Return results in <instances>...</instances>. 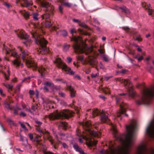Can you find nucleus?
<instances>
[{
    "instance_id": "60",
    "label": "nucleus",
    "mask_w": 154,
    "mask_h": 154,
    "mask_svg": "<svg viewBox=\"0 0 154 154\" xmlns=\"http://www.w3.org/2000/svg\"><path fill=\"white\" fill-rule=\"evenodd\" d=\"M29 94L31 95H33L34 94V92L33 91L30 90L29 91Z\"/></svg>"
},
{
    "instance_id": "47",
    "label": "nucleus",
    "mask_w": 154,
    "mask_h": 154,
    "mask_svg": "<svg viewBox=\"0 0 154 154\" xmlns=\"http://www.w3.org/2000/svg\"><path fill=\"white\" fill-rule=\"evenodd\" d=\"M59 9L60 11V13H63V7H62L61 5H59Z\"/></svg>"
},
{
    "instance_id": "26",
    "label": "nucleus",
    "mask_w": 154,
    "mask_h": 154,
    "mask_svg": "<svg viewBox=\"0 0 154 154\" xmlns=\"http://www.w3.org/2000/svg\"><path fill=\"white\" fill-rule=\"evenodd\" d=\"M92 110V117H95L97 116H98L100 113V111L96 109H94Z\"/></svg>"
},
{
    "instance_id": "6",
    "label": "nucleus",
    "mask_w": 154,
    "mask_h": 154,
    "mask_svg": "<svg viewBox=\"0 0 154 154\" xmlns=\"http://www.w3.org/2000/svg\"><path fill=\"white\" fill-rule=\"evenodd\" d=\"M73 112L68 110H63L59 113H54L51 114L48 116V118L50 120H53L57 119L64 117L68 119L72 116Z\"/></svg>"
},
{
    "instance_id": "39",
    "label": "nucleus",
    "mask_w": 154,
    "mask_h": 154,
    "mask_svg": "<svg viewBox=\"0 0 154 154\" xmlns=\"http://www.w3.org/2000/svg\"><path fill=\"white\" fill-rule=\"evenodd\" d=\"M103 91L106 94L110 93L109 89L107 87H106L103 89Z\"/></svg>"
},
{
    "instance_id": "46",
    "label": "nucleus",
    "mask_w": 154,
    "mask_h": 154,
    "mask_svg": "<svg viewBox=\"0 0 154 154\" xmlns=\"http://www.w3.org/2000/svg\"><path fill=\"white\" fill-rule=\"evenodd\" d=\"M61 143L62 144L63 147L64 148H68V146L65 143Z\"/></svg>"
},
{
    "instance_id": "53",
    "label": "nucleus",
    "mask_w": 154,
    "mask_h": 154,
    "mask_svg": "<svg viewBox=\"0 0 154 154\" xmlns=\"http://www.w3.org/2000/svg\"><path fill=\"white\" fill-rule=\"evenodd\" d=\"M60 104L62 105L63 106H65L67 105L66 103L64 101H61Z\"/></svg>"
},
{
    "instance_id": "31",
    "label": "nucleus",
    "mask_w": 154,
    "mask_h": 154,
    "mask_svg": "<svg viewBox=\"0 0 154 154\" xmlns=\"http://www.w3.org/2000/svg\"><path fill=\"white\" fill-rule=\"evenodd\" d=\"M24 44L27 47L29 46L32 43V41L30 39H28L23 42Z\"/></svg>"
},
{
    "instance_id": "52",
    "label": "nucleus",
    "mask_w": 154,
    "mask_h": 154,
    "mask_svg": "<svg viewBox=\"0 0 154 154\" xmlns=\"http://www.w3.org/2000/svg\"><path fill=\"white\" fill-rule=\"evenodd\" d=\"M148 12L149 15H151L153 12V10L149 8L148 9Z\"/></svg>"
},
{
    "instance_id": "10",
    "label": "nucleus",
    "mask_w": 154,
    "mask_h": 154,
    "mask_svg": "<svg viewBox=\"0 0 154 154\" xmlns=\"http://www.w3.org/2000/svg\"><path fill=\"white\" fill-rule=\"evenodd\" d=\"M39 2V4L44 7L47 8L48 11H49L52 14H53L54 8V7L48 2L44 1V0H37Z\"/></svg>"
},
{
    "instance_id": "40",
    "label": "nucleus",
    "mask_w": 154,
    "mask_h": 154,
    "mask_svg": "<svg viewBox=\"0 0 154 154\" xmlns=\"http://www.w3.org/2000/svg\"><path fill=\"white\" fill-rule=\"evenodd\" d=\"M70 46L69 45H65L63 46V50L64 51H68Z\"/></svg>"
},
{
    "instance_id": "11",
    "label": "nucleus",
    "mask_w": 154,
    "mask_h": 154,
    "mask_svg": "<svg viewBox=\"0 0 154 154\" xmlns=\"http://www.w3.org/2000/svg\"><path fill=\"white\" fill-rule=\"evenodd\" d=\"M122 82L124 83L125 86H127L129 88L128 95L130 97H133L135 94V92L134 91L131 86H129V85H132L131 82L129 80L127 79H122Z\"/></svg>"
},
{
    "instance_id": "57",
    "label": "nucleus",
    "mask_w": 154,
    "mask_h": 154,
    "mask_svg": "<svg viewBox=\"0 0 154 154\" xmlns=\"http://www.w3.org/2000/svg\"><path fill=\"white\" fill-rule=\"evenodd\" d=\"M76 32V31L74 28L70 30V32L72 34L73 33H75Z\"/></svg>"
},
{
    "instance_id": "49",
    "label": "nucleus",
    "mask_w": 154,
    "mask_h": 154,
    "mask_svg": "<svg viewBox=\"0 0 154 154\" xmlns=\"http://www.w3.org/2000/svg\"><path fill=\"white\" fill-rule=\"evenodd\" d=\"M29 136L30 140H33V136L32 134H29Z\"/></svg>"
},
{
    "instance_id": "25",
    "label": "nucleus",
    "mask_w": 154,
    "mask_h": 154,
    "mask_svg": "<svg viewBox=\"0 0 154 154\" xmlns=\"http://www.w3.org/2000/svg\"><path fill=\"white\" fill-rule=\"evenodd\" d=\"M13 144V142L12 141L9 140L6 142V147L8 149H11L12 148Z\"/></svg>"
},
{
    "instance_id": "50",
    "label": "nucleus",
    "mask_w": 154,
    "mask_h": 154,
    "mask_svg": "<svg viewBox=\"0 0 154 154\" xmlns=\"http://www.w3.org/2000/svg\"><path fill=\"white\" fill-rule=\"evenodd\" d=\"M74 77L75 79H77L78 80L81 79V77L79 75H75L74 76Z\"/></svg>"
},
{
    "instance_id": "55",
    "label": "nucleus",
    "mask_w": 154,
    "mask_h": 154,
    "mask_svg": "<svg viewBox=\"0 0 154 154\" xmlns=\"http://www.w3.org/2000/svg\"><path fill=\"white\" fill-rule=\"evenodd\" d=\"M72 21L73 22H76V23H80V21H79V20H78V19H73Z\"/></svg>"
},
{
    "instance_id": "19",
    "label": "nucleus",
    "mask_w": 154,
    "mask_h": 154,
    "mask_svg": "<svg viewBox=\"0 0 154 154\" xmlns=\"http://www.w3.org/2000/svg\"><path fill=\"white\" fill-rule=\"evenodd\" d=\"M38 71L39 72L41 73V75L42 77L43 76L45 75L48 72L47 70L42 66L39 68Z\"/></svg>"
},
{
    "instance_id": "42",
    "label": "nucleus",
    "mask_w": 154,
    "mask_h": 154,
    "mask_svg": "<svg viewBox=\"0 0 154 154\" xmlns=\"http://www.w3.org/2000/svg\"><path fill=\"white\" fill-rule=\"evenodd\" d=\"M35 123L38 126H40L42 124V122H41L38 121V120H36L35 121Z\"/></svg>"
},
{
    "instance_id": "4",
    "label": "nucleus",
    "mask_w": 154,
    "mask_h": 154,
    "mask_svg": "<svg viewBox=\"0 0 154 154\" xmlns=\"http://www.w3.org/2000/svg\"><path fill=\"white\" fill-rule=\"evenodd\" d=\"M154 96V86L145 89L143 91L142 100H137L136 103L139 105L143 103L149 105L151 104Z\"/></svg>"
},
{
    "instance_id": "14",
    "label": "nucleus",
    "mask_w": 154,
    "mask_h": 154,
    "mask_svg": "<svg viewBox=\"0 0 154 154\" xmlns=\"http://www.w3.org/2000/svg\"><path fill=\"white\" fill-rule=\"evenodd\" d=\"M36 130L38 132L41 134H47V139L51 143V144H53L54 143L53 140L51 136L50 135L48 131H44L39 128H37Z\"/></svg>"
},
{
    "instance_id": "15",
    "label": "nucleus",
    "mask_w": 154,
    "mask_h": 154,
    "mask_svg": "<svg viewBox=\"0 0 154 154\" xmlns=\"http://www.w3.org/2000/svg\"><path fill=\"white\" fill-rule=\"evenodd\" d=\"M101 116V120L102 122L103 123L108 122L109 121V119L108 118V114L105 112L103 110L100 114Z\"/></svg>"
},
{
    "instance_id": "45",
    "label": "nucleus",
    "mask_w": 154,
    "mask_h": 154,
    "mask_svg": "<svg viewBox=\"0 0 154 154\" xmlns=\"http://www.w3.org/2000/svg\"><path fill=\"white\" fill-rule=\"evenodd\" d=\"M152 69V67L149 65H148L147 66V70L150 73H151V71Z\"/></svg>"
},
{
    "instance_id": "36",
    "label": "nucleus",
    "mask_w": 154,
    "mask_h": 154,
    "mask_svg": "<svg viewBox=\"0 0 154 154\" xmlns=\"http://www.w3.org/2000/svg\"><path fill=\"white\" fill-rule=\"evenodd\" d=\"M50 17V15L49 13H46L42 15V19H48Z\"/></svg>"
},
{
    "instance_id": "2",
    "label": "nucleus",
    "mask_w": 154,
    "mask_h": 154,
    "mask_svg": "<svg viewBox=\"0 0 154 154\" xmlns=\"http://www.w3.org/2000/svg\"><path fill=\"white\" fill-rule=\"evenodd\" d=\"M83 126L86 128H85L86 130V135L82 136L83 139H85L86 141V144L89 146L94 145H96L97 143V141L93 140H91V138L92 137H98L101 134L100 132H97L95 131H91L90 129L91 127V123L90 121H87L85 122L81 123Z\"/></svg>"
},
{
    "instance_id": "61",
    "label": "nucleus",
    "mask_w": 154,
    "mask_h": 154,
    "mask_svg": "<svg viewBox=\"0 0 154 154\" xmlns=\"http://www.w3.org/2000/svg\"><path fill=\"white\" fill-rule=\"evenodd\" d=\"M67 59L68 61V62L69 63L72 61V59L71 58L69 57H67Z\"/></svg>"
},
{
    "instance_id": "33",
    "label": "nucleus",
    "mask_w": 154,
    "mask_h": 154,
    "mask_svg": "<svg viewBox=\"0 0 154 154\" xmlns=\"http://www.w3.org/2000/svg\"><path fill=\"white\" fill-rule=\"evenodd\" d=\"M40 136L38 135H36L33 140L34 141H36L38 144H39L40 141Z\"/></svg>"
},
{
    "instance_id": "38",
    "label": "nucleus",
    "mask_w": 154,
    "mask_h": 154,
    "mask_svg": "<svg viewBox=\"0 0 154 154\" xmlns=\"http://www.w3.org/2000/svg\"><path fill=\"white\" fill-rule=\"evenodd\" d=\"M52 25L51 23L48 21H46L45 23V26L48 28H49Z\"/></svg>"
},
{
    "instance_id": "8",
    "label": "nucleus",
    "mask_w": 154,
    "mask_h": 154,
    "mask_svg": "<svg viewBox=\"0 0 154 154\" xmlns=\"http://www.w3.org/2000/svg\"><path fill=\"white\" fill-rule=\"evenodd\" d=\"M3 51L6 54H9L10 53L11 54V56L14 57H16V59H15L13 61V64L17 67L19 66L20 61L18 59L20 57V54H18L14 50H11L8 48L7 47L3 45Z\"/></svg>"
},
{
    "instance_id": "43",
    "label": "nucleus",
    "mask_w": 154,
    "mask_h": 154,
    "mask_svg": "<svg viewBox=\"0 0 154 154\" xmlns=\"http://www.w3.org/2000/svg\"><path fill=\"white\" fill-rule=\"evenodd\" d=\"M79 25L84 28H87V26L84 23H80L79 24Z\"/></svg>"
},
{
    "instance_id": "37",
    "label": "nucleus",
    "mask_w": 154,
    "mask_h": 154,
    "mask_svg": "<svg viewBox=\"0 0 154 154\" xmlns=\"http://www.w3.org/2000/svg\"><path fill=\"white\" fill-rule=\"evenodd\" d=\"M4 105L5 107L8 109H11V107L10 106V104L6 102H5L4 103Z\"/></svg>"
},
{
    "instance_id": "41",
    "label": "nucleus",
    "mask_w": 154,
    "mask_h": 154,
    "mask_svg": "<svg viewBox=\"0 0 154 154\" xmlns=\"http://www.w3.org/2000/svg\"><path fill=\"white\" fill-rule=\"evenodd\" d=\"M102 58L103 60L106 62H108L109 59L108 57L105 55H103L102 56Z\"/></svg>"
},
{
    "instance_id": "27",
    "label": "nucleus",
    "mask_w": 154,
    "mask_h": 154,
    "mask_svg": "<svg viewBox=\"0 0 154 154\" xmlns=\"http://www.w3.org/2000/svg\"><path fill=\"white\" fill-rule=\"evenodd\" d=\"M32 17L35 21H37L39 19L38 14L36 12H35L32 14Z\"/></svg>"
},
{
    "instance_id": "59",
    "label": "nucleus",
    "mask_w": 154,
    "mask_h": 154,
    "mask_svg": "<svg viewBox=\"0 0 154 154\" xmlns=\"http://www.w3.org/2000/svg\"><path fill=\"white\" fill-rule=\"evenodd\" d=\"M20 124L21 126V127L22 128H23L24 129H26V126H25L24 124H23L21 123L20 122Z\"/></svg>"
},
{
    "instance_id": "22",
    "label": "nucleus",
    "mask_w": 154,
    "mask_h": 154,
    "mask_svg": "<svg viewBox=\"0 0 154 154\" xmlns=\"http://www.w3.org/2000/svg\"><path fill=\"white\" fill-rule=\"evenodd\" d=\"M73 147L75 149L76 151L79 152L81 154H86L80 147H79L78 145L75 144L73 145Z\"/></svg>"
},
{
    "instance_id": "3",
    "label": "nucleus",
    "mask_w": 154,
    "mask_h": 154,
    "mask_svg": "<svg viewBox=\"0 0 154 154\" xmlns=\"http://www.w3.org/2000/svg\"><path fill=\"white\" fill-rule=\"evenodd\" d=\"M71 40L75 42L73 45V47L76 53H85L86 54L92 52L93 54L94 53V52H93L92 48H87L86 44L82 42L81 37L74 36L72 38Z\"/></svg>"
},
{
    "instance_id": "30",
    "label": "nucleus",
    "mask_w": 154,
    "mask_h": 154,
    "mask_svg": "<svg viewBox=\"0 0 154 154\" xmlns=\"http://www.w3.org/2000/svg\"><path fill=\"white\" fill-rule=\"evenodd\" d=\"M68 124L66 122H61L60 123L59 126L62 127V128L66 129V127H67Z\"/></svg>"
},
{
    "instance_id": "18",
    "label": "nucleus",
    "mask_w": 154,
    "mask_h": 154,
    "mask_svg": "<svg viewBox=\"0 0 154 154\" xmlns=\"http://www.w3.org/2000/svg\"><path fill=\"white\" fill-rule=\"evenodd\" d=\"M146 149L145 145H141L138 148L137 154H143V152L146 151Z\"/></svg>"
},
{
    "instance_id": "20",
    "label": "nucleus",
    "mask_w": 154,
    "mask_h": 154,
    "mask_svg": "<svg viewBox=\"0 0 154 154\" xmlns=\"http://www.w3.org/2000/svg\"><path fill=\"white\" fill-rule=\"evenodd\" d=\"M125 112V107L122 105H120V110L117 113V117H120L121 114H123Z\"/></svg>"
},
{
    "instance_id": "17",
    "label": "nucleus",
    "mask_w": 154,
    "mask_h": 154,
    "mask_svg": "<svg viewBox=\"0 0 154 154\" xmlns=\"http://www.w3.org/2000/svg\"><path fill=\"white\" fill-rule=\"evenodd\" d=\"M19 12L24 17L26 20L29 19V17L31 15V14L29 12L26 11L25 10H19Z\"/></svg>"
},
{
    "instance_id": "24",
    "label": "nucleus",
    "mask_w": 154,
    "mask_h": 154,
    "mask_svg": "<svg viewBox=\"0 0 154 154\" xmlns=\"http://www.w3.org/2000/svg\"><path fill=\"white\" fill-rule=\"evenodd\" d=\"M65 0H58L59 2L62 3L63 5L65 6L68 7L70 8L71 7L72 4L68 2H65Z\"/></svg>"
},
{
    "instance_id": "32",
    "label": "nucleus",
    "mask_w": 154,
    "mask_h": 154,
    "mask_svg": "<svg viewBox=\"0 0 154 154\" xmlns=\"http://www.w3.org/2000/svg\"><path fill=\"white\" fill-rule=\"evenodd\" d=\"M126 94H127L123 93H122V94H119V95L118 96H117L116 97V103H118L119 101L121 99V97L120 96L125 95Z\"/></svg>"
},
{
    "instance_id": "64",
    "label": "nucleus",
    "mask_w": 154,
    "mask_h": 154,
    "mask_svg": "<svg viewBox=\"0 0 154 154\" xmlns=\"http://www.w3.org/2000/svg\"><path fill=\"white\" fill-rule=\"evenodd\" d=\"M127 70L125 69H123L121 71V73L123 74H125L127 72Z\"/></svg>"
},
{
    "instance_id": "28",
    "label": "nucleus",
    "mask_w": 154,
    "mask_h": 154,
    "mask_svg": "<svg viewBox=\"0 0 154 154\" xmlns=\"http://www.w3.org/2000/svg\"><path fill=\"white\" fill-rule=\"evenodd\" d=\"M8 75H6L4 72H2V73L4 74V78L6 80H9V77L10 74V71L9 69L8 68Z\"/></svg>"
},
{
    "instance_id": "5",
    "label": "nucleus",
    "mask_w": 154,
    "mask_h": 154,
    "mask_svg": "<svg viewBox=\"0 0 154 154\" xmlns=\"http://www.w3.org/2000/svg\"><path fill=\"white\" fill-rule=\"evenodd\" d=\"M31 34L32 36L35 38L36 43L41 46L40 48L38 50V52L42 54L48 53L49 50L46 47L47 41L42 36L38 35L36 32H32Z\"/></svg>"
},
{
    "instance_id": "16",
    "label": "nucleus",
    "mask_w": 154,
    "mask_h": 154,
    "mask_svg": "<svg viewBox=\"0 0 154 154\" xmlns=\"http://www.w3.org/2000/svg\"><path fill=\"white\" fill-rule=\"evenodd\" d=\"M17 34L18 37L21 39H26L28 38L29 37V36L26 34L23 30H18L17 31Z\"/></svg>"
},
{
    "instance_id": "7",
    "label": "nucleus",
    "mask_w": 154,
    "mask_h": 154,
    "mask_svg": "<svg viewBox=\"0 0 154 154\" xmlns=\"http://www.w3.org/2000/svg\"><path fill=\"white\" fill-rule=\"evenodd\" d=\"M19 50L22 53V58L24 62H25L26 65L28 67H33V70H35L37 68V65L36 63L32 60L28 59L29 53L27 51L24 50L22 51L21 48H19Z\"/></svg>"
},
{
    "instance_id": "51",
    "label": "nucleus",
    "mask_w": 154,
    "mask_h": 154,
    "mask_svg": "<svg viewBox=\"0 0 154 154\" xmlns=\"http://www.w3.org/2000/svg\"><path fill=\"white\" fill-rule=\"evenodd\" d=\"M20 115L21 116L25 117L26 116V114L23 112H21L20 114Z\"/></svg>"
},
{
    "instance_id": "21",
    "label": "nucleus",
    "mask_w": 154,
    "mask_h": 154,
    "mask_svg": "<svg viewBox=\"0 0 154 154\" xmlns=\"http://www.w3.org/2000/svg\"><path fill=\"white\" fill-rule=\"evenodd\" d=\"M68 89L70 91L71 97H74L75 95V91L74 90L73 88L69 85L68 86Z\"/></svg>"
},
{
    "instance_id": "12",
    "label": "nucleus",
    "mask_w": 154,
    "mask_h": 154,
    "mask_svg": "<svg viewBox=\"0 0 154 154\" xmlns=\"http://www.w3.org/2000/svg\"><path fill=\"white\" fill-rule=\"evenodd\" d=\"M20 2L22 7H28L32 6V2L31 1L28 0H17L16 3Z\"/></svg>"
},
{
    "instance_id": "44",
    "label": "nucleus",
    "mask_w": 154,
    "mask_h": 154,
    "mask_svg": "<svg viewBox=\"0 0 154 154\" xmlns=\"http://www.w3.org/2000/svg\"><path fill=\"white\" fill-rule=\"evenodd\" d=\"M136 40H137L138 41H141L142 40V38H141L140 35L137 36L135 39Z\"/></svg>"
},
{
    "instance_id": "62",
    "label": "nucleus",
    "mask_w": 154,
    "mask_h": 154,
    "mask_svg": "<svg viewBox=\"0 0 154 154\" xmlns=\"http://www.w3.org/2000/svg\"><path fill=\"white\" fill-rule=\"evenodd\" d=\"M143 59V57L142 56H141L137 59V60L138 61L140 62Z\"/></svg>"
},
{
    "instance_id": "56",
    "label": "nucleus",
    "mask_w": 154,
    "mask_h": 154,
    "mask_svg": "<svg viewBox=\"0 0 154 154\" xmlns=\"http://www.w3.org/2000/svg\"><path fill=\"white\" fill-rule=\"evenodd\" d=\"M44 153L45 154H54L50 151H45Z\"/></svg>"
},
{
    "instance_id": "63",
    "label": "nucleus",
    "mask_w": 154,
    "mask_h": 154,
    "mask_svg": "<svg viewBox=\"0 0 154 154\" xmlns=\"http://www.w3.org/2000/svg\"><path fill=\"white\" fill-rule=\"evenodd\" d=\"M45 85L47 86H50L51 85V84L49 82H47L45 83Z\"/></svg>"
},
{
    "instance_id": "1",
    "label": "nucleus",
    "mask_w": 154,
    "mask_h": 154,
    "mask_svg": "<svg viewBox=\"0 0 154 154\" xmlns=\"http://www.w3.org/2000/svg\"><path fill=\"white\" fill-rule=\"evenodd\" d=\"M137 125L135 120H131L130 125L126 126L127 133L125 135V139L123 141L124 146L120 149L117 150L112 148L110 145V151L102 150L101 154H128L129 149L131 146L134 139V132Z\"/></svg>"
},
{
    "instance_id": "23",
    "label": "nucleus",
    "mask_w": 154,
    "mask_h": 154,
    "mask_svg": "<svg viewBox=\"0 0 154 154\" xmlns=\"http://www.w3.org/2000/svg\"><path fill=\"white\" fill-rule=\"evenodd\" d=\"M39 109L38 105L37 104H35L32 107V111L33 113H34V114H36L38 112Z\"/></svg>"
},
{
    "instance_id": "29",
    "label": "nucleus",
    "mask_w": 154,
    "mask_h": 154,
    "mask_svg": "<svg viewBox=\"0 0 154 154\" xmlns=\"http://www.w3.org/2000/svg\"><path fill=\"white\" fill-rule=\"evenodd\" d=\"M119 8L121 9L123 12L125 13H128L129 11V10L124 5L119 7Z\"/></svg>"
},
{
    "instance_id": "35",
    "label": "nucleus",
    "mask_w": 154,
    "mask_h": 154,
    "mask_svg": "<svg viewBox=\"0 0 154 154\" xmlns=\"http://www.w3.org/2000/svg\"><path fill=\"white\" fill-rule=\"evenodd\" d=\"M60 35L64 36H66L67 35V32L65 30H63L60 31L59 32Z\"/></svg>"
},
{
    "instance_id": "48",
    "label": "nucleus",
    "mask_w": 154,
    "mask_h": 154,
    "mask_svg": "<svg viewBox=\"0 0 154 154\" xmlns=\"http://www.w3.org/2000/svg\"><path fill=\"white\" fill-rule=\"evenodd\" d=\"M98 75V73H97L96 74L92 73L91 74V76L92 78H95L96 76H97Z\"/></svg>"
},
{
    "instance_id": "54",
    "label": "nucleus",
    "mask_w": 154,
    "mask_h": 154,
    "mask_svg": "<svg viewBox=\"0 0 154 154\" xmlns=\"http://www.w3.org/2000/svg\"><path fill=\"white\" fill-rule=\"evenodd\" d=\"M59 94L61 96V97H65V94L63 93L62 92H59Z\"/></svg>"
},
{
    "instance_id": "58",
    "label": "nucleus",
    "mask_w": 154,
    "mask_h": 154,
    "mask_svg": "<svg viewBox=\"0 0 154 154\" xmlns=\"http://www.w3.org/2000/svg\"><path fill=\"white\" fill-rule=\"evenodd\" d=\"M99 66L100 67V68L102 69H104V66L103 65V64L101 63H100L99 65Z\"/></svg>"
},
{
    "instance_id": "13",
    "label": "nucleus",
    "mask_w": 154,
    "mask_h": 154,
    "mask_svg": "<svg viewBox=\"0 0 154 154\" xmlns=\"http://www.w3.org/2000/svg\"><path fill=\"white\" fill-rule=\"evenodd\" d=\"M85 62L91 66H95L97 62L96 58L93 56L89 55L85 59Z\"/></svg>"
},
{
    "instance_id": "34",
    "label": "nucleus",
    "mask_w": 154,
    "mask_h": 154,
    "mask_svg": "<svg viewBox=\"0 0 154 154\" xmlns=\"http://www.w3.org/2000/svg\"><path fill=\"white\" fill-rule=\"evenodd\" d=\"M3 85L7 88H8L9 89L12 90L13 86L12 85L7 84L6 83H3Z\"/></svg>"
},
{
    "instance_id": "9",
    "label": "nucleus",
    "mask_w": 154,
    "mask_h": 154,
    "mask_svg": "<svg viewBox=\"0 0 154 154\" xmlns=\"http://www.w3.org/2000/svg\"><path fill=\"white\" fill-rule=\"evenodd\" d=\"M54 63H57V66L59 68H62V70L65 71L66 73L70 75L74 74V72L71 70V68L68 67L59 58L57 59Z\"/></svg>"
}]
</instances>
